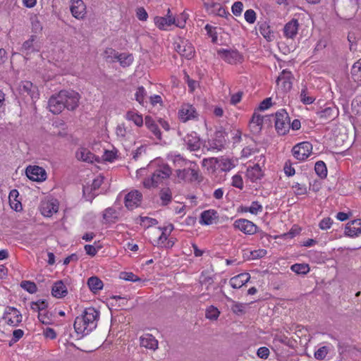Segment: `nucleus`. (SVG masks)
I'll return each instance as SVG.
<instances>
[{
  "mask_svg": "<svg viewBox=\"0 0 361 361\" xmlns=\"http://www.w3.org/2000/svg\"><path fill=\"white\" fill-rule=\"evenodd\" d=\"M100 312L92 307H87L75 319L73 326L78 334H88L97 326Z\"/></svg>",
  "mask_w": 361,
  "mask_h": 361,
  "instance_id": "obj_1",
  "label": "nucleus"
},
{
  "mask_svg": "<svg viewBox=\"0 0 361 361\" xmlns=\"http://www.w3.org/2000/svg\"><path fill=\"white\" fill-rule=\"evenodd\" d=\"M171 174V170L169 166H161L152 173L150 178L145 179L143 185L147 188L157 187L164 180L169 178Z\"/></svg>",
  "mask_w": 361,
  "mask_h": 361,
  "instance_id": "obj_2",
  "label": "nucleus"
},
{
  "mask_svg": "<svg viewBox=\"0 0 361 361\" xmlns=\"http://www.w3.org/2000/svg\"><path fill=\"white\" fill-rule=\"evenodd\" d=\"M290 128V117L285 109H281L275 114V128L279 135H286Z\"/></svg>",
  "mask_w": 361,
  "mask_h": 361,
  "instance_id": "obj_3",
  "label": "nucleus"
},
{
  "mask_svg": "<svg viewBox=\"0 0 361 361\" xmlns=\"http://www.w3.org/2000/svg\"><path fill=\"white\" fill-rule=\"evenodd\" d=\"M41 46L38 42V37L32 35L23 43L19 51L25 58L28 59L32 54L39 52Z\"/></svg>",
  "mask_w": 361,
  "mask_h": 361,
  "instance_id": "obj_4",
  "label": "nucleus"
},
{
  "mask_svg": "<svg viewBox=\"0 0 361 361\" xmlns=\"http://www.w3.org/2000/svg\"><path fill=\"white\" fill-rule=\"evenodd\" d=\"M312 152V145L309 142H302L295 145L292 149L293 157L298 161H305Z\"/></svg>",
  "mask_w": 361,
  "mask_h": 361,
  "instance_id": "obj_5",
  "label": "nucleus"
},
{
  "mask_svg": "<svg viewBox=\"0 0 361 361\" xmlns=\"http://www.w3.org/2000/svg\"><path fill=\"white\" fill-rule=\"evenodd\" d=\"M65 98H63L64 109L73 111L78 106L80 100V94L73 90H62Z\"/></svg>",
  "mask_w": 361,
  "mask_h": 361,
  "instance_id": "obj_6",
  "label": "nucleus"
},
{
  "mask_svg": "<svg viewBox=\"0 0 361 361\" xmlns=\"http://www.w3.org/2000/svg\"><path fill=\"white\" fill-rule=\"evenodd\" d=\"M63 98L65 97L62 90L49 98L48 107L52 114H59L64 109Z\"/></svg>",
  "mask_w": 361,
  "mask_h": 361,
  "instance_id": "obj_7",
  "label": "nucleus"
},
{
  "mask_svg": "<svg viewBox=\"0 0 361 361\" xmlns=\"http://www.w3.org/2000/svg\"><path fill=\"white\" fill-rule=\"evenodd\" d=\"M22 314L15 307H8L4 314L3 319L6 322L12 326H17L22 322Z\"/></svg>",
  "mask_w": 361,
  "mask_h": 361,
  "instance_id": "obj_8",
  "label": "nucleus"
},
{
  "mask_svg": "<svg viewBox=\"0 0 361 361\" xmlns=\"http://www.w3.org/2000/svg\"><path fill=\"white\" fill-rule=\"evenodd\" d=\"M25 172L27 178L33 181L42 182L47 179L46 171L39 166H29Z\"/></svg>",
  "mask_w": 361,
  "mask_h": 361,
  "instance_id": "obj_9",
  "label": "nucleus"
},
{
  "mask_svg": "<svg viewBox=\"0 0 361 361\" xmlns=\"http://www.w3.org/2000/svg\"><path fill=\"white\" fill-rule=\"evenodd\" d=\"M217 53L222 59L231 64L241 62L243 59L242 55L237 50H227L222 49L218 50Z\"/></svg>",
  "mask_w": 361,
  "mask_h": 361,
  "instance_id": "obj_10",
  "label": "nucleus"
},
{
  "mask_svg": "<svg viewBox=\"0 0 361 361\" xmlns=\"http://www.w3.org/2000/svg\"><path fill=\"white\" fill-rule=\"evenodd\" d=\"M70 10L76 19L82 20L85 17L86 6L82 0H71Z\"/></svg>",
  "mask_w": 361,
  "mask_h": 361,
  "instance_id": "obj_11",
  "label": "nucleus"
},
{
  "mask_svg": "<svg viewBox=\"0 0 361 361\" xmlns=\"http://www.w3.org/2000/svg\"><path fill=\"white\" fill-rule=\"evenodd\" d=\"M175 49L180 56L188 59H190L194 56L195 49L192 44L186 40H180Z\"/></svg>",
  "mask_w": 361,
  "mask_h": 361,
  "instance_id": "obj_12",
  "label": "nucleus"
},
{
  "mask_svg": "<svg viewBox=\"0 0 361 361\" xmlns=\"http://www.w3.org/2000/svg\"><path fill=\"white\" fill-rule=\"evenodd\" d=\"M184 145L190 151H197L200 149L202 142L197 133L191 132L183 138Z\"/></svg>",
  "mask_w": 361,
  "mask_h": 361,
  "instance_id": "obj_13",
  "label": "nucleus"
},
{
  "mask_svg": "<svg viewBox=\"0 0 361 361\" xmlns=\"http://www.w3.org/2000/svg\"><path fill=\"white\" fill-rule=\"evenodd\" d=\"M235 228L239 229L245 234H254L257 231V226L252 221L245 219H240L236 220L233 224Z\"/></svg>",
  "mask_w": 361,
  "mask_h": 361,
  "instance_id": "obj_14",
  "label": "nucleus"
},
{
  "mask_svg": "<svg viewBox=\"0 0 361 361\" xmlns=\"http://www.w3.org/2000/svg\"><path fill=\"white\" fill-rule=\"evenodd\" d=\"M225 133L222 130H218L214 133V137L208 141L210 149L221 150L226 142Z\"/></svg>",
  "mask_w": 361,
  "mask_h": 361,
  "instance_id": "obj_15",
  "label": "nucleus"
},
{
  "mask_svg": "<svg viewBox=\"0 0 361 361\" xmlns=\"http://www.w3.org/2000/svg\"><path fill=\"white\" fill-rule=\"evenodd\" d=\"M178 178L180 180L193 181L198 178L197 171L190 165L188 168L177 169L176 171Z\"/></svg>",
  "mask_w": 361,
  "mask_h": 361,
  "instance_id": "obj_16",
  "label": "nucleus"
},
{
  "mask_svg": "<svg viewBox=\"0 0 361 361\" xmlns=\"http://www.w3.org/2000/svg\"><path fill=\"white\" fill-rule=\"evenodd\" d=\"M142 194L137 190L128 192L125 197V205L129 209L137 207L141 202Z\"/></svg>",
  "mask_w": 361,
  "mask_h": 361,
  "instance_id": "obj_17",
  "label": "nucleus"
},
{
  "mask_svg": "<svg viewBox=\"0 0 361 361\" xmlns=\"http://www.w3.org/2000/svg\"><path fill=\"white\" fill-rule=\"evenodd\" d=\"M197 113L195 107L188 104L182 105L178 111V116L181 121L186 122L196 117Z\"/></svg>",
  "mask_w": 361,
  "mask_h": 361,
  "instance_id": "obj_18",
  "label": "nucleus"
},
{
  "mask_svg": "<svg viewBox=\"0 0 361 361\" xmlns=\"http://www.w3.org/2000/svg\"><path fill=\"white\" fill-rule=\"evenodd\" d=\"M317 116L324 122L331 121L338 115V110L334 106H326L317 112Z\"/></svg>",
  "mask_w": 361,
  "mask_h": 361,
  "instance_id": "obj_19",
  "label": "nucleus"
},
{
  "mask_svg": "<svg viewBox=\"0 0 361 361\" xmlns=\"http://www.w3.org/2000/svg\"><path fill=\"white\" fill-rule=\"evenodd\" d=\"M361 233V219H357L348 223L345 228V235L355 237Z\"/></svg>",
  "mask_w": 361,
  "mask_h": 361,
  "instance_id": "obj_20",
  "label": "nucleus"
},
{
  "mask_svg": "<svg viewBox=\"0 0 361 361\" xmlns=\"http://www.w3.org/2000/svg\"><path fill=\"white\" fill-rule=\"evenodd\" d=\"M294 77L292 73L288 70H283L280 75L276 79V82L279 85L280 81H283V87L284 90L288 91L291 90L293 80Z\"/></svg>",
  "mask_w": 361,
  "mask_h": 361,
  "instance_id": "obj_21",
  "label": "nucleus"
},
{
  "mask_svg": "<svg viewBox=\"0 0 361 361\" xmlns=\"http://www.w3.org/2000/svg\"><path fill=\"white\" fill-rule=\"evenodd\" d=\"M299 27L298 20L292 19L283 27V34L286 38L293 39L298 34Z\"/></svg>",
  "mask_w": 361,
  "mask_h": 361,
  "instance_id": "obj_22",
  "label": "nucleus"
},
{
  "mask_svg": "<svg viewBox=\"0 0 361 361\" xmlns=\"http://www.w3.org/2000/svg\"><path fill=\"white\" fill-rule=\"evenodd\" d=\"M145 124L147 129L154 135L158 140H161V133L156 121L150 116L145 117Z\"/></svg>",
  "mask_w": 361,
  "mask_h": 361,
  "instance_id": "obj_23",
  "label": "nucleus"
},
{
  "mask_svg": "<svg viewBox=\"0 0 361 361\" xmlns=\"http://www.w3.org/2000/svg\"><path fill=\"white\" fill-rule=\"evenodd\" d=\"M78 160L92 163L94 161H99V158L86 148L79 149L75 154Z\"/></svg>",
  "mask_w": 361,
  "mask_h": 361,
  "instance_id": "obj_24",
  "label": "nucleus"
},
{
  "mask_svg": "<svg viewBox=\"0 0 361 361\" xmlns=\"http://www.w3.org/2000/svg\"><path fill=\"white\" fill-rule=\"evenodd\" d=\"M250 276L248 273H242L232 277L229 283L233 288H240L250 280Z\"/></svg>",
  "mask_w": 361,
  "mask_h": 361,
  "instance_id": "obj_25",
  "label": "nucleus"
},
{
  "mask_svg": "<svg viewBox=\"0 0 361 361\" xmlns=\"http://www.w3.org/2000/svg\"><path fill=\"white\" fill-rule=\"evenodd\" d=\"M140 345L145 348L155 350L158 348V341L149 334L140 337Z\"/></svg>",
  "mask_w": 361,
  "mask_h": 361,
  "instance_id": "obj_26",
  "label": "nucleus"
},
{
  "mask_svg": "<svg viewBox=\"0 0 361 361\" xmlns=\"http://www.w3.org/2000/svg\"><path fill=\"white\" fill-rule=\"evenodd\" d=\"M219 217L217 212L214 209L204 211L201 214L200 223L204 225H210L213 224L214 219Z\"/></svg>",
  "mask_w": 361,
  "mask_h": 361,
  "instance_id": "obj_27",
  "label": "nucleus"
},
{
  "mask_svg": "<svg viewBox=\"0 0 361 361\" xmlns=\"http://www.w3.org/2000/svg\"><path fill=\"white\" fill-rule=\"evenodd\" d=\"M154 24L160 30H166V27L170 26L176 23V18L173 16L169 18L156 16L154 19Z\"/></svg>",
  "mask_w": 361,
  "mask_h": 361,
  "instance_id": "obj_28",
  "label": "nucleus"
},
{
  "mask_svg": "<svg viewBox=\"0 0 361 361\" xmlns=\"http://www.w3.org/2000/svg\"><path fill=\"white\" fill-rule=\"evenodd\" d=\"M263 117L255 113L250 121L249 127L253 133H258L262 128Z\"/></svg>",
  "mask_w": 361,
  "mask_h": 361,
  "instance_id": "obj_29",
  "label": "nucleus"
},
{
  "mask_svg": "<svg viewBox=\"0 0 361 361\" xmlns=\"http://www.w3.org/2000/svg\"><path fill=\"white\" fill-rule=\"evenodd\" d=\"M67 293V288L62 281H56L52 286L51 294L55 298H61L65 297Z\"/></svg>",
  "mask_w": 361,
  "mask_h": 361,
  "instance_id": "obj_30",
  "label": "nucleus"
},
{
  "mask_svg": "<svg viewBox=\"0 0 361 361\" xmlns=\"http://www.w3.org/2000/svg\"><path fill=\"white\" fill-rule=\"evenodd\" d=\"M19 91L22 94H26L31 98L34 97V94L37 91V87L34 86L33 84L30 81H23L19 85Z\"/></svg>",
  "mask_w": 361,
  "mask_h": 361,
  "instance_id": "obj_31",
  "label": "nucleus"
},
{
  "mask_svg": "<svg viewBox=\"0 0 361 361\" xmlns=\"http://www.w3.org/2000/svg\"><path fill=\"white\" fill-rule=\"evenodd\" d=\"M87 284L93 293H97L103 288V281L97 276H91L87 279Z\"/></svg>",
  "mask_w": 361,
  "mask_h": 361,
  "instance_id": "obj_32",
  "label": "nucleus"
},
{
  "mask_svg": "<svg viewBox=\"0 0 361 361\" xmlns=\"http://www.w3.org/2000/svg\"><path fill=\"white\" fill-rule=\"evenodd\" d=\"M262 171L258 164H255L252 167L248 168L247 170V176L252 181H255L262 177Z\"/></svg>",
  "mask_w": 361,
  "mask_h": 361,
  "instance_id": "obj_33",
  "label": "nucleus"
},
{
  "mask_svg": "<svg viewBox=\"0 0 361 361\" xmlns=\"http://www.w3.org/2000/svg\"><path fill=\"white\" fill-rule=\"evenodd\" d=\"M259 30L261 35L267 39V41H271L274 39V34L270 29V26L265 21L258 22Z\"/></svg>",
  "mask_w": 361,
  "mask_h": 361,
  "instance_id": "obj_34",
  "label": "nucleus"
},
{
  "mask_svg": "<svg viewBox=\"0 0 361 361\" xmlns=\"http://www.w3.org/2000/svg\"><path fill=\"white\" fill-rule=\"evenodd\" d=\"M116 60L120 63L122 67H128L133 63V56L130 54L118 53Z\"/></svg>",
  "mask_w": 361,
  "mask_h": 361,
  "instance_id": "obj_35",
  "label": "nucleus"
},
{
  "mask_svg": "<svg viewBox=\"0 0 361 361\" xmlns=\"http://www.w3.org/2000/svg\"><path fill=\"white\" fill-rule=\"evenodd\" d=\"M126 118L132 121L136 126L141 127L143 125L142 116L133 111H128L126 113Z\"/></svg>",
  "mask_w": 361,
  "mask_h": 361,
  "instance_id": "obj_36",
  "label": "nucleus"
},
{
  "mask_svg": "<svg viewBox=\"0 0 361 361\" xmlns=\"http://www.w3.org/2000/svg\"><path fill=\"white\" fill-rule=\"evenodd\" d=\"M118 53L112 48H106L104 53L103 57L107 63H114L116 61Z\"/></svg>",
  "mask_w": 361,
  "mask_h": 361,
  "instance_id": "obj_37",
  "label": "nucleus"
},
{
  "mask_svg": "<svg viewBox=\"0 0 361 361\" xmlns=\"http://www.w3.org/2000/svg\"><path fill=\"white\" fill-rule=\"evenodd\" d=\"M314 171L321 178H324L327 176V169L325 163L322 161H318L316 162Z\"/></svg>",
  "mask_w": 361,
  "mask_h": 361,
  "instance_id": "obj_38",
  "label": "nucleus"
},
{
  "mask_svg": "<svg viewBox=\"0 0 361 361\" xmlns=\"http://www.w3.org/2000/svg\"><path fill=\"white\" fill-rule=\"evenodd\" d=\"M48 307V302L45 300H39L36 302H32L30 303V308L36 312H44L47 311Z\"/></svg>",
  "mask_w": 361,
  "mask_h": 361,
  "instance_id": "obj_39",
  "label": "nucleus"
},
{
  "mask_svg": "<svg viewBox=\"0 0 361 361\" xmlns=\"http://www.w3.org/2000/svg\"><path fill=\"white\" fill-rule=\"evenodd\" d=\"M103 218L106 222H114L117 219V213L115 209L109 207L106 209L103 214Z\"/></svg>",
  "mask_w": 361,
  "mask_h": 361,
  "instance_id": "obj_40",
  "label": "nucleus"
},
{
  "mask_svg": "<svg viewBox=\"0 0 361 361\" xmlns=\"http://www.w3.org/2000/svg\"><path fill=\"white\" fill-rule=\"evenodd\" d=\"M300 98V101L304 104H312L315 100L314 97L309 95V92L306 86H304V87L302 89Z\"/></svg>",
  "mask_w": 361,
  "mask_h": 361,
  "instance_id": "obj_41",
  "label": "nucleus"
},
{
  "mask_svg": "<svg viewBox=\"0 0 361 361\" xmlns=\"http://www.w3.org/2000/svg\"><path fill=\"white\" fill-rule=\"evenodd\" d=\"M290 269L298 274H306L309 272L310 267L307 264H295L291 266Z\"/></svg>",
  "mask_w": 361,
  "mask_h": 361,
  "instance_id": "obj_42",
  "label": "nucleus"
},
{
  "mask_svg": "<svg viewBox=\"0 0 361 361\" xmlns=\"http://www.w3.org/2000/svg\"><path fill=\"white\" fill-rule=\"evenodd\" d=\"M160 199L163 205H167L172 200V193L169 188H165L160 191Z\"/></svg>",
  "mask_w": 361,
  "mask_h": 361,
  "instance_id": "obj_43",
  "label": "nucleus"
},
{
  "mask_svg": "<svg viewBox=\"0 0 361 361\" xmlns=\"http://www.w3.org/2000/svg\"><path fill=\"white\" fill-rule=\"evenodd\" d=\"M351 75L355 80L361 79V59L353 64L351 68Z\"/></svg>",
  "mask_w": 361,
  "mask_h": 361,
  "instance_id": "obj_44",
  "label": "nucleus"
},
{
  "mask_svg": "<svg viewBox=\"0 0 361 361\" xmlns=\"http://www.w3.org/2000/svg\"><path fill=\"white\" fill-rule=\"evenodd\" d=\"M173 226L172 224L169 225V227L165 226L163 228H159V229L162 231V233L157 240V245H158V246L162 245L164 243V242L166 241V240L168 238V234L166 233V231L168 229H169V233H170L171 231L173 230Z\"/></svg>",
  "mask_w": 361,
  "mask_h": 361,
  "instance_id": "obj_45",
  "label": "nucleus"
},
{
  "mask_svg": "<svg viewBox=\"0 0 361 361\" xmlns=\"http://www.w3.org/2000/svg\"><path fill=\"white\" fill-rule=\"evenodd\" d=\"M219 314L220 312L219 311V310L212 305L209 306L206 310L205 317L207 319L216 320L218 319Z\"/></svg>",
  "mask_w": 361,
  "mask_h": 361,
  "instance_id": "obj_46",
  "label": "nucleus"
},
{
  "mask_svg": "<svg viewBox=\"0 0 361 361\" xmlns=\"http://www.w3.org/2000/svg\"><path fill=\"white\" fill-rule=\"evenodd\" d=\"M38 319L44 324H50L52 322L51 314L47 310L38 312Z\"/></svg>",
  "mask_w": 361,
  "mask_h": 361,
  "instance_id": "obj_47",
  "label": "nucleus"
},
{
  "mask_svg": "<svg viewBox=\"0 0 361 361\" xmlns=\"http://www.w3.org/2000/svg\"><path fill=\"white\" fill-rule=\"evenodd\" d=\"M20 286L30 293H34L37 291V286L34 282L30 281H23Z\"/></svg>",
  "mask_w": 361,
  "mask_h": 361,
  "instance_id": "obj_48",
  "label": "nucleus"
},
{
  "mask_svg": "<svg viewBox=\"0 0 361 361\" xmlns=\"http://www.w3.org/2000/svg\"><path fill=\"white\" fill-rule=\"evenodd\" d=\"M329 350L327 346H322L315 351L314 357L318 360H323L327 355Z\"/></svg>",
  "mask_w": 361,
  "mask_h": 361,
  "instance_id": "obj_49",
  "label": "nucleus"
},
{
  "mask_svg": "<svg viewBox=\"0 0 361 361\" xmlns=\"http://www.w3.org/2000/svg\"><path fill=\"white\" fill-rule=\"evenodd\" d=\"M135 99L140 104H143L144 103V100H145V97L146 96V91H145V89L141 86V87H139L137 89V91L135 92Z\"/></svg>",
  "mask_w": 361,
  "mask_h": 361,
  "instance_id": "obj_50",
  "label": "nucleus"
},
{
  "mask_svg": "<svg viewBox=\"0 0 361 361\" xmlns=\"http://www.w3.org/2000/svg\"><path fill=\"white\" fill-rule=\"evenodd\" d=\"M205 30L207 31V35L212 38V42L213 43H216L217 42V33L215 31V27L207 24L204 27Z\"/></svg>",
  "mask_w": 361,
  "mask_h": 361,
  "instance_id": "obj_51",
  "label": "nucleus"
},
{
  "mask_svg": "<svg viewBox=\"0 0 361 361\" xmlns=\"http://www.w3.org/2000/svg\"><path fill=\"white\" fill-rule=\"evenodd\" d=\"M121 278L128 281H141V279L132 272H122L121 274Z\"/></svg>",
  "mask_w": 361,
  "mask_h": 361,
  "instance_id": "obj_52",
  "label": "nucleus"
},
{
  "mask_svg": "<svg viewBox=\"0 0 361 361\" xmlns=\"http://www.w3.org/2000/svg\"><path fill=\"white\" fill-rule=\"evenodd\" d=\"M52 210L54 212H57V209L55 208V205L53 203L47 202L42 207V214L45 216L51 215Z\"/></svg>",
  "mask_w": 361,
  "mask_h": 361,
  "instance_id": "obj_53",
  "label": "nucleus"
},
{
  "mask_svg": "<svg viewBox=\"0 0 361 361\" xmlns=\"http://www.w3.org/2000/svg\"><path fill=\"white\" fill-rule=\"evenodd\" d=\"M244 17L248 23L252 24L256 20V13L252 9H248L245 12Z\"/></svg>",
  "mask_w": 361,
  "mask_h": 361,
  "instance_id": "obj_54",
  "label": "nucleus"
},
{
  "mask_svg": "<svg viewBox=\"0 0 361 361\" xmlns=\"http://www.w3.org/2000/svg\"><path fill=\"white\" fill-rule=\"evenodd\" d=\"M293 188L295 189V193L296 195H305L307 192V187L305 184L296 183L293 185Z\"/></svg>",
  "mask_w": 361,
  "mask_h": 361,
  "instance_id": "obj_55",
  "label": "nucleus"
},
{
  "mask_svg": "<svg viewBox=\"0 0 361 361\" xmlns=\"http://www.w3.org/2000/svg\"><path fill=\"white\" fill-rule=\"evenodd\" d=\"M176 166H185L188 164L192 165L193 163L183 159L180 155H176L173 160Z\"/></svg>",
  "mask_w": 361,
  "mask_h": 361,
  "instance_id": "obj_56",
  "label": "nucleus"
},
{
  "mask_svg": "<svg viewBox=\"0 0 361 361\" xmlns=\"http://www.w3.org/2000/svg\"><path fill=\"white\" fill-rule=\"evenodd\" d=\"M274 341L284 344L286 345H290V339L284 334H276L274 338Z\"/></svg>",
  "mask_w": 361,
  "mask_h": 361,
  "instance_id": "obj_57",
  "label": "nucleus"
},
{
  "mask_svg": "<svg viewBox=\"0 0 361 361\" xmlns=\"http://www.w3.org/2000/svg\"><path fill=\"white\" fill-rule=\"evenodd\" d=\"M215 6L218 8L217 16L226 18H231L232 19H234L233 16L228 11H226V9L224 7H223L220 4H219V5H216Z\"/></svg>",
  "mask_w": 361,
  "mask_h": 361,
  "instance_id": "obj_58",
  "label": "nucleus"
},
{
  "mask_svg": "<svg viewBox=\"0 0 361 361\" xmlns=\"http://www.w3.org/2000/svg\"><path fill=\"white\" fill-rule=\"evenodd\" d=\"M232 185L239 189L243 188V180L240 175L236 174L233 176Z\"/></svg>",
  "mask_w": 361,
  "mask_h": 361,
  "instance_id": "obj_59",
  "label": "nucleus"
},
{
  "mask_svg": "<svg viewBox=\"0 0 361 361\" xmlns=\"http://www.w3.org/2000/svg\"><path fill=\"white\" fill-rule=\"evenodd\" d=\"M245 211H249L251 214H257L259 212L262 211V206L258 202H252L251 206L246 209Z\"/></svg>",
  "mask_w": 361,
  "mask_h": 361,
  "instance_id": "obj_60",
  "label": "nucleus"
},
{
  "mask_svg": "<svg viewBox=\"0 0 361 361\" xmlns=\"http://www.w3.org/2000/svg\"><path fill=\"white\" fill-rule=\"evenodd\" d=\"M243 9V4L241 1L235 2L231 7L232 13L236 16L241 14Z\"/></svg>",
  "mask_w": 361,
  "mask_h": 361,
  "instance_id": "obj_61",
  "label": "nucleus"
},
{
  "mask_svg": "<svg viewBox=\"0 0 361 361\" xmlns=\"http://www.w3.org/2000/svg\"><path fill=\"white\" fill-rule=\"evenodd\" d=\"M32 29L35 32L42 30V26L37 16L31 18Z\"/></svg>",
  "mask_w": 361,
  "mask_h": 361,
  "instance_id": "obj_62",
  "label": "nucleus"
},
{
  "mask_svg": "<svg viewBox=\"0 0 361 361\" xmlns=\"http://www.w3.org/2000/svg\"><path fill=\"white\" fill-rule=\"evenodd\" d=\"M332 223L333 221L331 218H324L319 222V226L322 230H326L331 227Z\"/></svg>",
  "mask_w": 361,
  "mask_h": 361,
  "instance_id": "obj_63",
  "label": "nucleus"
},
{
  "mask_svg": "<svg viewBox=\"0 0 361 361\" xmlns=\"http://www.w3.org/2000/svg\"><path fill=\"white\" fill-rule=\"evenodd\" d=\"M136 16L140 20L142 21L146 20L148 18V14L143 7H140L137 9Z\"/></svg>",
  "mask_w": 361,
  "mask_h": 361,
  "instance_id": "obj_64",
  "label": "nucleus"
}]
</instances>
